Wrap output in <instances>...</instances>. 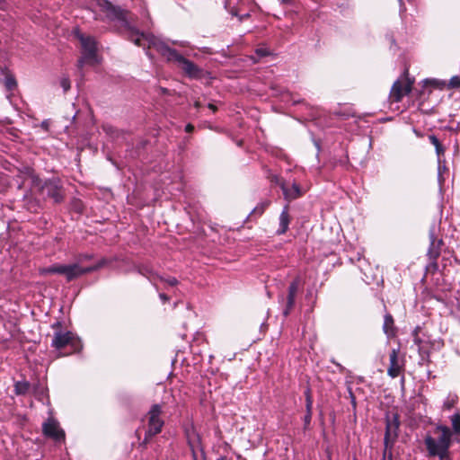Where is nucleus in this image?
<instances>
[{
  "instance_id": "nucleus-18",
  "label": "nucleus",
  "mask_w": 460,
  "mask_h": 460,
  "mask_svg": "<svg viewBox=\"0 0 460 460\" xmlns=\"http://www.w3.org/2000/svg\"><path fill=\"white\" fill-rule=\"evenodd\" d=\"M429 238L430 245L428 250L427 256L429 260H438V258L440 256L441 248L444 244V242L442 239L436 238L433 233H430Z\"/></svg>"
},
{
  "instance_id": "nucleus-32",
  "label": "nucleus",
  "mask_w": 460,
  "mask_h": 460,
  "mask_svg": "<svg viewBox=\"0 0 460 460\" xmlns=\"http://www.w3.org/2000/svg\"><path fill=\"white\" fill-rule=\"evenodd\" d=\"M457 400H458V398L456 395H455L452 398H448L444 402V405H443L444 410L450 411L452 408L455 407L456 403L457 402Z\"/></svg>"
},
{
  "instance_id": "nucleus-60",
  "label": "nucleus",
  "mask_w": 460,
  "mask_h": 460,
  "mask_svg": "<svg viewBox=\"0 0 460 460\" xmlns=\"http://www.w3.org/2000/svg\"><path fill=\"white\" fill-rule=\"evenodd\" d=\"M249 16V13H246V15H243V18H246Z\"/></svg>"
},
{
  "instance_id": "nucleus-26",
  "label": "nucleus",
  "mask_w": 460,
  "mask_h": 460,
  "mask_svg": "<svg viewBox=\"0 0 460 460\" xmlns=\"http://www.w3.org/2000/svg\"><path fill=\"white\" fill-rule=\"evenodd\" d=\"M429 140L430 144H432L435 146L438 156L440 157L441 155H444L445 147L442 146L439 139L435 135H429Z\"/></svg>"
},
{
  "instance_id": "nucleus-16",
  "label": "nucleus",
  "mask_w": 460,
  "mask_h": 460,
  "mask_svg": "<svg viewBox=\"0 0 460 460\" xmlns=\"http://www.w3.org/2000/svg\"><path fill=\"white\" fill-rule=\"evenodd\" d=\"M185 437L187 439L188 446L191 451L193 460H198L197 449L201 448V438L199 434L195 430L194 427L185 429Z\"/></svg>"
},
{
  "instance_id": "nucleus-5",
  "label": "nucleus",
  "mask_w": 460,
  "mask_h": 460,
  "mask_svg": "<svg viewBox=\"0 0 460 460\" xmlns=\"http://www.w3.org/2000/svg\"><path fill=\"white\" fill-rule=\"evenodd\" d=\"M39 190L45 199H51L54 204H60L65 200L66 190L62 181L58 177L45 180Z\"/></svg>"
},
{
  "instance_id": "nucleus-45",
  "label": "nucleus",
  "mask_w": 460,
  "mask_h": 460,
  "mask_svg": "<svg viewBox=\"0 0 460 460\" xmlns=\"http://www.w3.org/2000/svg\"><path fill=\"white\" fill-rule=\"evenodd\" d=\"M194 126L191 124V123H188L186 126H185V131L187 133H191L194 131Z\"/></svg>"
},
{
  "instance_id": "nucleus-25",
  "label": "nucleus",
  "mask_w": 460,
  "mask_h": 460,
  "mask_svg": "<svg viewBox=\"0 0 460 460\" xmlns=\"http://www.w3.org/2000/svg\"><path fill=\"white\" fill-rule=\"evenodd\" d=\"M268 205H269V203H267V202H262V203L258 204L252 209V211L250 213L248 219L252 220L253 218H257V217H261L264 213Z\"/></svg>"
},
{
  "instance_id": "nucleus-33",
  "label": "nucleus",
  "mask_w": 460,
  "mask_h": 460,
  "mask_svg": "<svg viewBox=\"0 0 460 460\" xmlns=\"http://www.w3.org/2000/svg\"><path fill=\"white\" fill-rule=\"evenodd\" d=\"M427 83L430 85H432L435 88L443 89L445 86H447V83L444 81H440L438 79H429L427 81Z\"/></svg>"
},
{
  "instance_id": "nucleus-52",
  "label": "nucleus",
  "mask_w": 460,
  "mask_h": 460,
  "mask_svg": "<svg viewBox=\"0 0 460 460\" xmlns=\"http://www.w3.org/2000/svg\"><path fill=\"white\" fill-rule=\"evenodd\" d=\"M282 4H291V0H279Z\"/></svg>"
},
{
  "instance_id": "nucleus-40",
  "label": "nucleus",
  "mask_w": 460,
  "mask_h": 460,
  "mask_svg": "<svg viewBox=\"0 0 460 460\" xmlns=\"http://www.w3.org/2000/svg\"><path fill=\"white\" fill-rule=\"evenodd\" d=\"M163 282L168 284L171 287L177 286L179 283L178 279L174 277L164 278Z\"/></svg>"
},
{
  "instance_id": "nucleus-9",
  "label": "nucleus",
  "mask_w": 460,
  "mask_h": 460,
  "mask_svg": "<svg viewBox=\"0 0 460 460\" xmlns=\"http://www.w3.org/2000/svg\"><path fill=\"white\" fill-rule=\"evenodd\" d=\"M163 405L159 403L153 404L146 413L147 429L150 434H160L164 426V420L162 418Z\"/></svg>"
},
{
  "instance_id": "nucleus-44",
  "label": "nucleus",
  "mask_w": 460,
  "mask_h": 460,
  "mask_svg": "<svg viewBox=\"0 0 460 460\" xmlns=\"http://www.w3.org/2000/svg\"><path fill=\"white\" fill-rule=\"evenodd\" d=\"M159 297L161 298L164 304L170 300V297L164 293H160Z\"/></svg>"
},
{
  "instance_id": "nucleus-46",
  "label": "nucleus",
  "mask_w": 460,
  "mask_h": 460,
  "mask_svg": "<svg viewBox=\"0 0 460 460\" xmlns=\"http://www.w3.org/2000/svg\"><path fill=\"white\" fill-rule=\"evenodd\" d=\"M208 109H210L213 112H217V107L213 104V103H208Z\"/></svg>"
},
{
  "instance_id": "nucleus-42",
  "label": "nucleus",
  "mask_w": 460,
  "mask_h": 460,
  "mask_svg": "<svg viewBox=\"0 0 460 460\" xmlns=\"http://www.w3.org/2000/svg\"><path fill=\"white\" fill-rule=\"evenodd\" d=\"M108 263H109V261L106 258H102L95 263V266L97 267V269L99 270L100 269L106 266Z\"/></svg>"
},
{
  "instance_id": "nucleus-41",
  "label": "nucleus",
  "mask_w": 460,
  "mask_h": 460,
  "mask_svg": "<svg viewBox=\"0 0 460 460\" xmlns=\"http://www.w3.org/2000/svg\"><path fill=\"white\" fill-rule=\"evenodd\" d=\"M438 269V264L437 262V260H430L429 264L427 266L428 270H431L432 272L437 271Z\"/></svg>"
},
{
  "instance_id": "nucleus-55",
  "label": "nucleus",
  "mask_w": 460,
  "mask_h": 460,
  "mask_svg": "<svg viewBox=\"0 0 460 460\" xmlns=\"http://www.w3.org/2000/svg\"><path fill=\"white\" fill-rule=\"evenodd\" d=\"M4 5H5L4 0H0V8L4 9Z\"/></svg>"
},
{
  "instance_id": "nucleus-23",
  "label": "nucleus",
  "mask_w": 460,
  "mask_h": 460,
  "mask_svg": "<svg viewBox=\"0 0 460 460\" xmlns=\"http://www.w3.org/2000/svg\"><path fill=\"white\" fill-rule=\"evenodd\" d=\"M4 85L8 92H13L17 88V81L9 71L4 73Z\"/></svg>"
},
{
  "instance_id": "nucleus-39",
  "label": "nucleus",
  "mask_w": 460,
  "mask_h": 460,
  "mask_svg": "<svg viewBox=\"0 0 460 460\" xmlns=\"http://www.w3.org/2000/svg\"><path fill=\"white\" fill-rule=\"evenodd\" d=\"M29 210L32 212H37L38 208H40L39 202L36 200H29V202L26 204Z\"/></svg>"
},
{
  "instance_id": "nucleus-56",
  "label": "nucleus",
  "mask_w": 460,
  "mask_h": 460,
  "mask_svg": "<svg viewBox=\"0 0 460 460\" xmlns=\"http://www.w3.org/2000/svg\"><path fill=\"white\" fill-rule=\"evenodd\" d=\"M229 4V0L225 1V8H227Z\"/></svg>"
},
{
  "instance_id": "nucleus-38",
  "label": "nucleus",
  "mask_w": 460,
  "mask_h": 460,
  "mask_svg": "<svg viewBox=\"0 0 460 460\" xmlns=\"http://www.w3.org/2000/svg\"><path fill=\"white\" fill-rule=\"evenodd\" d=\"M255 54L259 57V58H264V57H268L270 55V52L268 49H265V48H258L255 49Z\"/></svg>"
},
{
  "instance_id": "nucleus-15",
  "label": "nucleus",
  "mask_w": 460,
  "mask_h": 460,
  "mask_svg": "<svg viewBox=\"0 0 460 460\" xmlns=\"http://www.w3.org/2000/svg\"><path fill=\"white\" fill-rule=\"evenodd\" d=\"M301 286V279L299 276L296 277L288 286L286 305L283 311L284 316H288L295 307L296 296Z\"/></svg>"
},
{
  "instance_id": "nucleus-10",
  "label": "nucleus",
  "mask_w": 460,
  "mask_h": 460,
  "mask_svg": "<svg viewBox=\"0 0 460 460\" xmlns=\"http://www.w3.org/2000/svg\"><path fill=\"white\" fill-rule=\"evenodd\" d=\"M42 433L55 442H64L66 438L64 429L60 428L58 421L54 418H49L42 423Z\"/></svg>"
},
{
  "instance_id": "nucleus-14",
  "label": "nucleus",
  "mask_w": 460,
  "mask_h": 460,
  "mask_svg": "<svg viewBox=\"0 0 460 460\" xmlns=\"http://www.w3.org/2000/svg\"><path fill=\"white\" fill-rule=\"evenodd\" d=\"M75 35L81 42L84 58L93 60L97 54V46L94 38L91 36H85L80 32H76Z\"/></svg>"
},
{
  "instance_id": "nucleus-37",
  "label": "nucleus",
  "mask_w": 460,
  "mask_h": 460,
  "mask_svg": "<svg viewBox=\"0 0 460 460\" xmlns=\"http://www.w3.org/2000/svg\"><path fill=\"white\" fill-rule=\"evenodd\" d=\"M60 85L64 89V92H67L71 88V83L68 77L64 76L60 80Z\"/></svg>"
},
{
  "instance_id": "nucleus-59",
  "label": "nucleus",
  "mask_w": 460,
  "mask_h": 460,
  "mask_svg": "<svg viewBox=\"0 0 460 460\" xmlns=\"http://www.w3.org/2000/svg\"><path fill=\"white\" fill-rule=\"evenodd\" d=\"M249 16V13H246V15H243V18H246Z\"/></svg>"
},
{
  "instance_id": "nucleus-54",
  "label": "nucleus",
  "mask_w": 460,
  "mask_h": 460,
  "mask_svg": "<svg viewBox=\"0 0 460 460\" xmlns=\"http://www.w3.org/2000/svg\"><path fill=\"white\" fill-rule=\"evenodd\" d=\"M135 436L137 437V438L139 440L140 439V432H139V429H137L135 431Z\"/></svg>"
},
{
  "instance_id": "nucleus-29",
  "label": "nucleus",
  "mask_w": 460,
  "mask_h": 460,
  "mask_svg": "<svg viewBox=\"0 0 460 460\" xmlns=\"http://www.w3.org/2000/svg\"><path fill=\"white\" fill-rule=\"evenodd\" d=\"M157 434H150L148 430H146L145 432V438L144 439L139 443V447L143 449L147 448V445L150 443L151 439L156 436Z\"/></svg>"
},
{
  "instance_id": "nucleus-34",
  "label": "nucleus",
  "mask_w": 460,
  "mask_h": 460,
  "mask_svg": "<svg viewBox=\"0 0 460 460\" xmlns=\"http://www.w3.org/2000/svg\"><path fill=\"white\" fill-rule=\"evenodd\" d=\"M153 278H150L148 280L150 281V283L155 287V288L156 290H158V287H157V284H156V280H160V281H163L164 280V277L159 275L155 270L154 272V276H152Z\"/></svg>"
},
{
  "instance_id": "nucleus-20",
  "label": "nucleus",
  "mask_w": 460,
  "mask_h": 460,
  "mask_svg": "<svg viewBox=\"0 0 460 460\" xmlns=\"http://www.w3.org/2000/svg\"><path fill=\"white\" fill-rule=\"evenodd\" d=\"M383 331L388 338H394L397 333L394 317L389 313L384 317Z\"/></svg>"
},
{
  "instance_id": "nucleus-36",
  "label": "nucleus",
  "mask_w": 460,
  "mask_h": 460,
  "mask_svg": "<svg viewBox=\"0 0 460 460\" xmlns=\"http://www.w3.org/2000/svg\"><path fill=\"white\" fill-rule=\"evenodd\" d=\"M393 447H385L383 452V460H393Z\"/></svg>"
},
{
  "instance_id": "nucleus-50",
  "label": "nucleus",
  "mask_w": 460,
  "mask_h": 460,
  "mask_svg": "<svg viewBox=\"0 0 460 460\" xmlns=\"http://www.w3.org/2000/svg\"><path fill=\"white\" fill-rule=\"evenodd\" d=\"M194 107H195L196 109H199V108L201 107V103H200V102H199V101H195V102H194Z\"/></svg>"
},
{
  "instance_id": "nucleus-30",
  "label": "nucleus",
  "mask_w": 460,
  "mask_h": 460,
  "mask_svg": "<svg viewBox=\"0 0 460 460\" xmlns=\"http://www.w3.org/2000/svg\"><path fill=\"white\" fill-rule=\"evenodd\" d=\"M447 89H456V88L460 89V76L455 75V76L451 77L449 82L447 84Z\"/></svg>"
},
{
  "instance_id": "nucleus-12",
  "label": "nucleus",
  "mask_w": 460,
  "mask_h": 460,
  "mask_svg": "<svg viewBox=\"0 0 460 460\" xmlns=\"http://www.w3.org/2000/svg\"><path fill=\"white\" fill-rule=\"evenodd\" d=\"M412 82L409 78L396 80L391 88L389 98L392 102H399L411 93Z\"/></svg>"
},
{
  "instance_id": "nucleus-4",
  "label": "nucleus",
  "mask_w": 460,
  "mask_h": 460,
  "mask_svg": "<svg viewBox=\"0 0 460 460\" xmlns=\"http://www.w3.org/2000/svg\"><path fill=\"white\" fill-rule=\"evenodd\" d=\"M96 5L105 14L106 21L118 22L121 27L129 26V20H133V15L128 10L115 5L108 0H96Z\"/></svg>"
},
{
  "instance_id": "nucleus-35",
  "label": "nucleus",
  "mask_w": 460,
  "mask_h": 460,
  "mask_svg": "<svg viewBox=\"0 0 460 460\" xmlns=\"http://www.w3.org/2000/svg\"><path fill=\"white\" fill-rule=\"evenodd\" d=\"M313 412L307 413L305 412V415L304 417V430L310 429V424L312 420Z\"/></svg>"
},
{
  "instance_id": "nucleus-51",
  "label": "nucleus",
  "mask_w": 460,
  "mask_h": 460,
  "mask_svg": "<svg viewBox=\"0 0 460 460\" xmlns=\"http://www.w3.org/2000/svg\"><path fill=\"white\" fill-rule=\"evenodd\" d=\"M230 13L233 15V16H237L238 13H237V11L236 9L233 8L230 10Z\"/></svg>"
},
{
  "instance_id": "nucleus-58",
  "label": "nucleus",
  "mask_w": 460,
  "mask_h": 460,
  "mask_svg": "<svg viewBox=\"0 0 460 460\" xmlns=\"http://www.w3.org/2000/svg\"><path fill=\"white\" fill-rule=\"evenodd\" d=\"M56 326H59V323H57L56 324H54L53 328L56 327Z\"/></svg>"
},
{
  "instance_id": "nucleus-3",
  "label": "nucleus",
  "mask_w": 460,
  "mask_h": 460,
  "mask_svg": "<svg viewBox=\"0 0 460 460\" xmlns=\"http://www.w3.org/2000/svg\"><path fill=\"white\" fill-rule=\"evenodd\" d=\"M97 270L98 269L95 266V263L88 267H82L81 265H79V263H56L51 266L43 268L40 271L41 275H63L67 282H71L83 275L92 273Z\"/></svg>"
},
{
  "instance_id": "nucleus-1",
  "label": "nucleus",
  "mask_w": 460,
  "mask_h": 460,
  "mask_svg": "<svg viewBox=\"0 0 460 460\" xmlns=\"http://www.w3.org/2000/svg\"><path fill=\"white\" fill-rule=\"evenodd\" d=\"M438 437L435 438L428 434L424 438V445L429 458L438 457L439 460H451L450 447L452 445V431L445 425H438L434 430Z\"/></svg>"
},
{
  "instance_id": "nucleus-57",
  "label": "nucleus",
  "mask_w": 460,
  "mask_h": 460,
  "mask_svg": "<svg viewBox=\"0 0 460 460\" xmlns=\"http://www.w3.org/2000/svg\"><path fill=\"white\" fill-rule=\"evenodd\" d=\"M217 460H228L226 456H221Z\"/></svg>"
},
{
  "instance_id": "nucleus-49",
  "label": "nucleus",
  "mask_w": 460,
  "mask_h": 460,
  "mask_svg": "<svg viewBox=\"0 0 460 460\" xmlns=\"http://www.w3.org/2000/svg\"><path fill=\"white\" fill-rule=\"evenodd\" d=\"M400 376H401V385H402V387H403L404 384H405L404 373H402Z\"/></svg>"
},
{
  "instance_id": "nucleus-7",
  "label": "nucleus",
  "mask_w": 460,
  "mask_h": 460,
  "mask_svg": "<svg viewBox=\"0 0 460 460\" xmlns=\"http://www.w3.org/2000/svg\"><path fill=\"white\" fill-rule=\"evenodd\" d=\"M400 428V416L398 412H388L385 415V432L384 438V445L385 447H394L398 438V431Z\"/></svg>"
},
{
  "instance_id": "nucleus-2",
  "label": "nucleus",
  "mask_w": 460,
  "mask_h": 460,
  "mask_svg": "<svg viewBox=\"0 0 460 460\" xmlns=\"http://www.w3.org/2000/svg\"><path fill=\"white\" fill-rule=\"evenodd\" d=\"M156 51L164 57L168 62L176 63L183 75L190 79L200 80L208 74L193 61L186 58L177 49L170 48L165 43L157 44Z\"/></svg>"
},
{
  "instance_id": "nucleus-21",
  "label": "nucleus",
  "mask_w": 460,
  "mask_h": 460,
  "mask_svg": "<svg viewBox=\"0 0 460 460\" xmlns=\"http://www.w3.org/2000/svg\"><path fill=\"white\" fill-rule=\"evenodd\" d=\"M263 169L266 173V178L271 182V184L279 186L282 190L287 184L286 181L281 176L272 173L267 166H264Z\"/></svg>"
},
{
  "instance_id": "nucleus-28",
  "label": "nucleus",
  "mask_w": 460,
  "mask_h": 460,
  "mask_svg": "<svg viewBox=\"0 0 460 460\" xmlns=\"http://www.w3.org/2000/svg\"><path fill=\"white\" fill-rule=\"evenodd\" d=\"M453 430L456 434L460 433V413H456L451 417Z\"/></svg>"
},
{
  "instance_id": "nucleus-11",
  "label": "nucleus",
  "mask_w": 460,
  "mask_h": 460,
  "mask_svg": "<svg viewBox=\"0 0 460 460\" xmlns=\"http://www.w3.org/2000/svg\"><path fill=\"white\" fill-rule=\"evenodd\" d=\"M400 349H393L389 353L387 375L392 378L400 376L405 371V359L399 357Z\"/></svg>"
},
{
  "instance_id": "nucleus-6",
  "label": "nucleus",
  "mask_w": 460,
  "mask_h": 460,
  "mask_svg": "<svg viewBox=\"0 0 460 460\" xmlns=\"http://www.w3.org/2000/svg\"><path fill=\"white\" fill-rule=\"evenodd\" d=\"M51 346L58 350H61L69 346L71 349V353L80 352L83 349V343L81 340L72 332H55L51 341Z\"/></svg>"
},
{
  "instance_id": "nucleus-24",
  "label": "nucleus",
  "mask_w": 460,
  "mask_h": 460,
  "mask_svg": "<svg viewBox=\"0 0 460 460\" xmlns=\"http://www.w3.org/2000/svg\"><path fill=\"white\" fill-rule=\"evenodd\" d=\"M31 385L27 381H18L14 384V393L17 395H24L30 390Z\"/></svg>"
},
{
  "instance_id": "nucleus-17",
  "label": "nucleus",
  "mask_w": 460,
  "mask_h": 460,
  "mask_svg": "<svg viewBox=\"0 0 460 460\" xmlns=\"http://www.w3.org/2000/svg\"><path fill=\"white\" fill-rule=\"evenodd\" d=\"M284 199L290 202L292 200H295L298 198H301L305 191L302 190L300 185L297 182H293L291 187H288L287 184L282 190Z\"/></svg>"
},
{
  "instance_id": "nucleus-43",
  "label": "nucleus",
  "mask_w": 460,
  "mask_h": 460,
  "mask_svg": "<svg viewBox=\"0 0 460 460\" xmlns=\"http://www.w3.org/2000/svg\"><path fill=\"white\" fill-rule=\"evenodd\" d=\"M91 60H92V59H86V58H84V55H83V56H82V58H79V59H78V61H77V67H78L79 69H82V68H83V66H84V63H85L86 61H91Z\"/></svg>"
},
{
  "instance_id": "nucleus-13",
  "label": "nucleus",
  "mask_w": 460,
  "mask_h": 460,
  "mask_svg": "<svg viewBox=\"0 0 460 460\" xmlns=\"http://www.w3.org/2000/svg\"><path fill=\"white\" fill-rule=\"evenodd\" d=\"M413 342L418 346L419 354L423 360L429 362L430 351L425 338L428 337L423 332L421 326L418 325L412 331Z\"/></svg>"
},
{
  "instance_id": "nucleus-61",
  "label": "nucleus",
  "mask_w": 460,
  "mask_h": 460,
  "mask_svg": "<svg viewBox=\"0 0 460 460\" xmlns=\"http://www.w3.org/2000/svg\"><path fill=\"white\" fill-rule=\"evenodd\" d=\"M353 460H358V459L356 457H354Z\"/></svg>"
},
{
  "instance_id": "nucleus-22",
  "label": "nucleus",
  "mask_w": 460,
  "mask_h": 460,
  "mask_svg": "<svg viewBox=\"0 0 460 460\" xmlns=\"http://www.w3.org/2000/svg\"><path fill=\"white\" fill-rule=\"evenodd\" d=\"M135 269L138 274L149 279L153 278L155 270L150 263H140L135 266Z\"/></svg>"
},
{
  "instance_id": "nucleus-19",
  "label": "nucleus",
  "mask_w": 460,
  "mask_h": 460,
  "mask_svg": "<svg viewBox=\"0 0 460 460\" xmlns=\"http://www.w3.org/2000/svg\"><path fill=\"white\" fill-rule=\"evenodd\" d=\"M288 210H289V206L287 205L284 207L282 212L280 213L279 227L277 230L278 234H284L288 229V226L291 222V217L289 215Z\"/></svg>"
},
{
  "instance_id": "nucleus-31",
  "label": "nucleus",
  "mask_w": 460,
  "mask_h": 460,
  "mask_svg": "<svg viewBox=\"0 0 460 460\" xmlns=\"http://www.w3.org/2000/svg\"><path fill=\"white\" fill-rule=\"evenodd\" d=\"M93 259V254H92V253H79L75 257V260H76L75 263L80 264L84 261H92Z\"/></svg>"
},
{
  "instance_id": "nucleus-8",
  "label": "nucleus",
  "mask_w": 460,
  "mask_h": 460,
  "mask_svg": "<svg viewBox=\"0 0 460 460\" xmlns=\"http://www.w3.org/2000/svg\"><path fill=\"white\" fill-rule=\"evenodd\" d=\"M132 21L133 20H129V26H122L125 32V37L138 47H154L156 49V45L160 42H156L155 40L149 39L147 35L137 30L134 26H132Z\"/></svg>"
},
{
  "instance_id": "nucleus-47",
  "label": "nucleus",
  "mask_w": 460,
  "mask_h": 460,
  "mask_svg": "<svg viewBox=\"0 0 460 460\" xmlns=\"http://www.w3.org/2000/svg\"><path fill=\"white\" fill-rule=\"evenodd\" d=\"M160 92L162 94H170V90L164 87H160Z\"/></svg>"
},
{
  "instance_id": "nucleus-27",
  "label": "nucleus",
  "mask_w": 460,
  "mask_h": 460,
  "mask_svg": "<svg viewBox=\"0 0 460 460\" xmlns=\"http://www.w3.org/2000/svg\"><path fill=\"white\" fill-rule=\"evenodd\" d=\"M305 394V412H313V397L310 389H307Z\"/></svg>"
},
{
  "instance_id": "nucleus-53",
  "label": "nucleus",
  "mask_w": 460,
  "mask_h": 460,
  "mask_svg": "<svg viewBox=\"0 0 460 460\" xmlns=\"http://www.w3.org/2000/svg\"><path fill=\"white\" fill-rule=\"evenodd\" d=\"M349 394H350V396H351V399H352V403L355 405L356 404L355 396H354V394H353V393L351 391H349Z\"/></svg>"
},
{
  "instance_id": "nucleus-48",
  "label": "nucleus",
  "mask_w": 460,
  "mask_h": 460,
  "mask_svg": "<svg viewBox=\"0 0 460 460\" xmlns=\"http://www.w3.org/2000/svg\"><path fill=\"white\" fill-rule=\"evenodd\" d=\"M41 128H44L45 130H49V123L47 120L42 121Z\"/></svg>"
}]
</instances>
